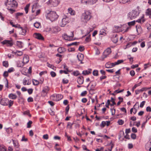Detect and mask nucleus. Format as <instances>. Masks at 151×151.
<instances>
[{
	"instance_id": "nucleus-28",
	"label": "nucleus",
	"mask_w": 151,
	"mask_h": 151,
	"mask_svg": "<svg viewBox=\"0 0 151 151\" xmlns=\"http://www.w3.org/2000/svg\"><path fill=\"white\" fill-rule=\"evenodd\" d=\"M108 56L107 54H106L104 53V52L103 53V54L101 58H100L99 60H103L104 59L106 58Z\"/></svg>"
},
{
	"instance_id": "nucleus-18",
	"label": "nucleus",
	"mask_w": 151,
	"mask_h": 151,
	"mask_svg": "<svg viewBox=\"0 0 151 151\" xmlns=\"http://www.w3.org/2000/svg\"><path fill=\"white\" fill-rule=\"evenodd\" d=\"M19 28L21 30L19 34L23 35H26L27 32L26 29H23L21 27H20Z\"/></svg>"
},
{
	"instance_id": "nucleus-26",
	"label": "nucleus",
	"mask_w": 151,
	"mask_h": 151,
	"mask_svg": "<svg viewBox=\"0 0 151 151\" xmlns=\"http://www.w3.org/2000/svg\"><path fill=\"white\" fill-rule=\"evenodd\" d=\"M146 15L149 16V18H151V9H148L146 12Z\"/></svg>"
},
{
	"instance_id": "nucleus-58",
	"label": "nucleus",
	"mask_w": 151,
	"mask_h": 151,
	"mask_svg": "<svg viewBox=\"0 0 151 151\" xmlns=\"http://www.w3.org/2000/svg\"><path fill=\"white\" fill-rule=\"evenodd\" d=\"M81 3L84 4H88V0H81Z\"/></svg>"
},
{
	"instance_id": "nucleus-47",
	"label": "nucleus",
	"mask_w": 151,
	"mask_h": 151,
	"mask_svg": "<svg viewBox=\"0 0 151 151\" xmlns=\"http://www.w3.org/2000/svg\"><path fill=\"white\" fill-rule=\"evenodd\" d=\"M114 101L115 99L113 98L112 97H111V100L110 101L112 103V104H110V105L111 106H112L116 104V103Z\"/></svg>"
},
{
	"instance_id": "nucleus-62",
	"label": "nucleus",
	"mask_w": 151,
	"mask_h": 151,
	"mask_svg": "<svg viewBox=\"0 0 151 151\" xmlns=\"http://www.w3.org/2000/svg\"><path fill=\"white\" fill-rule=\"evenodd\" d=\"M124 61L123 60H117V62H116V64L118 65L119 64H120L122 63Z\"/></svg>"
},
{
	"instance_id": "nucleus-30",
	"label": "nucleus",
	"mask_w": 151,
	"mask_h": 151,
	"mask_svg": "<svg viewBox=\"0 0 151 151\" xmlns=\"http://www.w3.org/2000/svg\"><path fill=\"white\" fill-rule=\"evenodd\" d=\"M27 80L25 78L24 79L23 81V83L24 85H29L31 84V81L30 82L28 81V82L27 83Z\"/></svg>"
},
{
	"instance_id": "nucleus-17",
	"label": "nucleus",
	"mask_w": 151,
	"mask_h": 151,
	"mask_svg": "<svg viewBox=\"0 0 151 151\" xmlns=\"http://www.w3.org/2000/svg\"><path fill=\"white\" fill-rule=\"evenodd\" d=\"M77 81L79 84H82L84 82L83 77V76L78 77L77 80Z\"/></svg>"
},
{
	"instance_id": "nucleus-60",
	"label": "nucleus",
	"mask_w": 151,
	"mask_h": 151,
	"mask_svg": "<svg viewBox=\"0 0 151 151\" xmlns=\"http://www.w3.org/2000/svg\"><path fill=\"white\" fill-rule=\"evenodd\" d=\"M47 64L48 67L51 68L52 69H53V68L55 67L52 64H50L48 62L47 63Z\"/></svg>"
},
{
	"instance_id": "nucleus-55",
	"label": "nucleus",
	"mask_w": 151,
	"mask_h": 151,
	"mask_svg": "<svg viewBox=\"0 0 151 151\" xmlns=\"http://www.w3.org/2000/svg\"><path fill=\"white\" fill-rule=\"evenodd\" d=\"M32 123V122L31 121H29L27 123V127L28 128H29L31 127V124Z\"/></svg>"
},
{
	"instance_id": "nucleus-23",
	"label": "nucleus",
	"mask_w": 151,
	"mask_h": 151,
	"mask_svg": "<svg viewBox=\"0 0 151 151\" xmlns=\"http://www.w3.org/2000/svg\"><path fill=\"white\" fill-rule=\"evenodd\" d=\"M16 45L17 46L20 48H22L23 45L22 42L18 41L16 42Z\"/></svg>"
},
{
	"instance_id": "nucleus-51",
	"label": "nucleus",
	"mask_w": 151,
	"mask_h": 151,
	"mask_svg": "<svg viewBox=\"0 0 151 151\" xmlns=\"http://www.w3.org/2000/svg\"><path fill=\"white\" fill-rule=\"evenodd\" d=\"M79 71L77 70L74 71L73 72V75L76 76L79 75Z\"/></svg>"
},
{
	"instance_id": "nucleus-53",
	"label": "nucleus",
	"mask_w": 151,
	"mask_h": 151,
	"mask_svg": "<svg viewBox=\"0 0 151 151\" xmlns=\"http://www.w3.org/2000/svg\"><path fill=\"white\" fill-rule=\"evenodd\" d=\"M40 9H38L36 10L35 14H34V15L36 16L39 14L40 13Z\"/></svg>"
},
{
	"instance_id": "nucleus-3",
	"label": "nucleus",
	"mask_w": 151,
	"mask_h": 151,
	"mask_svg": "<svg viewBox=\"0 0 151 151\" xmlns=\"http://www.w3.org/2000/svg\"><path fill=\"white\" fill-rule=\"evenodd\" d=\"M5 4L8 8H13L17 7L18 5L17 2L15 0H6Z\"/></svg>"
},
{
	"instance_id": "nucleus-13",
	"label": "nucleus",
	"mask_w": 151,
	"mask_h": 151,
	"mask_svg": "<svg viewBox=\"0 0 151 151\" xmlns=\"http://www.w3.org/2000/svg\"><path fill=\"white\" fill-rule=\"evenodd\" d=\"M34 37L36 39L40 40H44V38L39 33H35L34 34Z\"/></svg>"
},
{
	"instance_id": "nucleus-61",
	"label": "nucleus",
	"mask_w": 151,
	"mask_h": 151,
	"mask_svg": "<svg viewBox=\"0 0 151 151\" xmlns=\"http://www.w3.org/2000/svg\"><path fill=\"white\" fill-rule=\"evenodd\" d=\"M23 14V13H22L18 12L16 14V18L18 19L19 16H21Z\"/></svg>"
},
{
	"instance_id": "nucleus-43",
	"label": "nucleus",
	"mask_w": 151,
	"mask_h": 151,
	"mask_svg": "<svg viewBox=\"0 0 151 151\" xmlns=\"http://www.w3.org/2000/svg\"><path fill=\"white\" fill-rule=\"evenodd\" d=\"M93 74L95 76H98V71L97 70H94L93 72Z\"/></svg>"
},
{
	"instance_id": "nucleus-20",
	"label": "nucleus",
	"mask_w": 151,
	"mask_h": 151,
	"mask_svg": "<svg viewBox=\"0 0 151 151\" xmlns=\"http://www.w3.org/2000/svg\"><path fill=\"white\" fill-rule=\"evenodd\" d=\"M68 10L69 13L71 15H74L76 14L75 11L71 8H69Z\"/></svg>"
},
{
	"instance_id": "nucleus-35",
	"label": "nucleus",
	"mask_w": 151,
	"mask_h": 151,
	"mask_svg": "<svg viewBox=\"0 0 151 151\" xmlns=\"http://www.w3.org/2000/svg\"><path fill=\"white\" fill-rule=\"evenodd\" d=\"M36 6L37 5L36 4H34L33 6L32 9V12L33 13H35V12L36 11L37 9L36 8Z\"/></svg>"
},
{
	"instance_id": "nucleus-48",
	"label": "nucleus",
	"mask_w": 151,
	"mask_h": 151,
	"mask_svg": "<svg viewBox=\"0 0 151 151\" xmlns=\"http://www.w3.org/2000/svg\"><path fill=\"white\" fill-rule=\"evenodd\" d=\"M73 124H74L73 123H71L70 122H68V124H67V126L68 127H69L70 129H72V126Z\"/></svg>"
},
{
	"instance_id": "nucleus-15",
	"label": "nucleus",
	"mask_w": 151,
	"mask_h": 151,
	"mask_svg": "<svg viewBox=\"0 0 151 151\" xmlns=\"http://www.w3.org/2000/svg\"><path fill=\"white\" fill-rule=\"evenodd\" d=\"M118 40V37L117 34H114L111 37V40L112 41L115 43H116Z\"/></svg>"
},
{
	"instance_id": "nucleus-19",
	"label": "nucleus",
	"mask_w": 151,
	"mask_h": 151,
	"mask_svg": "<svg viewBox=\"0 0 151 151\" xmlns=\"http://www.w3.org/2000/svg\"><path fill=\"white\" fill-rule=\"evenodd\" d=\"M8 97L11 99H15L17 98V96L15 94L11 93L9 95Z\"/></svg>"
},
{
	"instance_id": "nucleus-42",
	"label": "nucleus",
	"mask_w": 151,
	"mask_h": 151,
	"mask_svg": "<svg viewBox=\"0 0 151 151\" xmlns=\"http://www.w3.org/2000/svg\"><path fill=\"white\" fill-rule=\"evenodd\" d=\"M29 4H27L26 6L24 8V10H25V13L26 14H27L28 12V9H29Z\"/></svg>"
},
{
	"instance_id": "nucleus-52",
	"label": "nucleus",
	"mask_w": 151,
	"mask_h": 151,
	"mask_svg": "<svg viewBox=\"0 0 151 151\" xmlns=\"http://www.w3.org/2000/svg\"><path fill=\"white\" fill-rule=\"evenodd\" d=\"M17 94L18 96V100H19L20 99H22V97L20 96V95H21V93L19 91H17Z\"/></svg>"
},
{
	"instance_id": "nucleus-56",
	"label": "nucleus",
	"mask_w": 151,
	"mask_h": 151,
	"mask_svg": "<svg viewBox=\"0 0 151 151\" xmlns=\"http://www.w3.org/2000/svg\"><path fill=\"white\" fill-rule=\"evenodd\" d=\"M110 101L109 100H107V102L106 103V104L105 105L106 107L108 108H109V105H110V104H110Z\"/></svg>"
},
{
	"instance_id": "nucleus-25",
	"label": "nucleus",
	"mask_w": 151,
	"mask_h": 151,
	"mask_svg": "<svg viewBox=\"0 0 151 151\" xmlns=\"http://www.w3.org/2000/svg\"><path fill=\"white\" fill-rule=\"evenodd\" d=\"M111 50L110 48H108L104 52L105 54H107L108 56L111 52Z\"/></svg>"
},
{
	"instance_id": "nucleus-45",
	"label": "nucleus",
	"mask_w": 151,
	"mask_h": 151,
	"mask_svg": "<svg viewBox=\"0 0 151 151\" xmlns=\"http://www.w3.org/2000/svg\"><path fill=\"white\" fill-rule=\"evenodd\" d=\"M6 131L8 133V134H9L12 132V129L11 128H8L6 129Z\"/></svg>"
},
{
	"instance_id": "nucleus-31",
	"label": "nucleus",
	"mask_w": 151,
	"mask_h": 151,
	"mask_svg": "<svg viewBox=\"0 0 151 151\" xmlns=\"http://www.w3.org/2000/svg\"><path fill=\"white\" fill-rule=\"evenodd\" d=\"M14 52L15 54L17 56H20L23 54V52L21 51H16Z\"/></svg>"
},
{
	"instance_id": "nucleus-33",
	"label": "nucleus",
	"mask_w": 151,
	"mask_h": 151,
	"mask_svg": "<svg viewBox=\"0 0 151 151\" xmlns=\"http://www.w3.org/2000/svg\"><path fill=\"white\" fill-rule=\"evenodd\" d=\"M12 141L14 147L16 148H18L19 147V143L18 141H14V140H12Z\"/></svg>"
},
{
	"instance_id": "nucleus-32",
	"label": "nucleus",
	"mask_w": 151,
	"mask_h": 151,
	"mask_svg": "<svg viewBox=\"0 0 151 151\" xmlns=\"http://www.w3.org/2000/svg\"><path fill=\"white\" fill-rule=\"evenodd\" d=\"M34 26L35 28H39L40 27V23L39 22H36L34 24Z\"/></svg>"
},
{
	"instance_id": "nucleus-38",
	"label": "nucleus",
	"mask_w": 151,
	"mask_h": 151,
	"mask_svg": "<svg viewBox=\"0 0 151 151\" xmlns=\"http://www.w3.org/2000/svg\"><path fill=\"white\" fill-rule=\"evenodd\" d=\"M32 81L33 84L35 86H37L39 84V82L37 80L33 79Z\"/></svg>"
},
{
	"instance_id": "nucleus-59",
	"label": "nucleus",
	"mask_w": 151,
	"mask_h": 151,
	"mask_svg": "<svg viewBox=\"0 0 151 151\" xmlns=\"http://www.w3.org/2000/svg\"><path fill=\"white\" fill-rule=\"evenodd\" d=\"M84 49V47L83 46H80L78 48V50L80 52H82Z\"/></svg>"
},
{
	"instance_id": "nucleus-54",
	"label": "nucleus",
	"mask_w": 151,
	"mask_h": 151,
	"mask_svg": "<svg viewBox=\"0 0 151 151\" xmlns=\"http://www.w3.org/2000/svg\"><path fill=\"white\" fill-rule=\"evenodd\" d=\"M96 83L95 82H93L91 86V88L93 89L96 86Z\"/></svg>"
},
{
	"instance_id": "nucleus-57",
	"label": "nucleus",
	"mask_w": 151,
	"mask_h": 151,
	"mask_svg": "<svg viewBox=\"0 0 151 151\" xmlns=\"http://www.w3.org/2000/svg\"><path fill=\"white\" fill-rule=\"evenodd\" d=\"M68 71L66 70H60L59 73L60 74H62L63 73H64L65 74H68Z\"/></svg>"
},
{
	"instance_id": "nucleus-41",
	"label": "nucleus",
	"mask_w": 151,
	"mask_h": 151,
	"mask_svg": "<svg viewBox=\"0 0 151 151\" xmlns=\"http://www.w3.org/2000/svg\"><path fill=\"white\" fill-rule=\"evenodd\" d=\"M3 65L4 66L7 68L8 67L9 63L7 61H3Z\"/></svg>"
},
{
	"instance_id": "nucleus-10",
	"label": "nucleus",
	"mask_w": 151,
	"mask_h": 151,
	"mask_svg": "<svg viewBox=\"0 0 151 151\" xmlns=\"http://www.w3.org/2000/svg\"><path fill=\"white\" fill-rule=\"evenodd\" d=\"M9 99L6 98L2 99L0 101V104L3 106H7Z\"/></svg>"
},
{
	"instance_id": "nucleus-5",
	"label": "nucleus",
	"mask_w": 151,
	"mask_h": 151,
	"mask_svg": "<svg viewBox=\"0 0 151 151\" xmlns=\"http://www.w3.org/2000/svg\"><path fill=\"white\" fill-rule=\"evenodd\" d=\"M69 21V18L66 16H64L62 20L60 22L59 25L61 27H64Z\"/></svg>"
},
{
	"instance_id": "nucleus-7",
	"label": "nucleus",
	"mask_w": 151,
	"mask_h": 151,
	"mask_svg": "<svg viewBox=\"0 0 151 151\" xmlns=\"http://www.w3.org/2000/svg\"><path fill=\"white\" fill-rule=\"evenodd\" d=\"M60 3L59 0H49L47 2V4H50L54 6H56Z\"/></svg>"
},
{
	"instance_id": "nucleus-40",
	"label": "nucleus",
	"mask_w": 151,
	"mask_h": 151,
	"mask_svg": "<svg viewBox=\"0 0 151 151\" xmlns=\"http://www.w3.org/2000/svg\"><path fill=\"white\" fill-rule=\"evenodd\" d=\"M14 101L11 100H9V102L8 103V105L9 107L10 108L13 104Z\"/></svg>"
},
{
	"instance_id": "nucleus-24",
	"label": "nucleus",
	"mask_w": 151,
	"mask_h": 151,
	"mask_svg": "<svg viewBox=\"0 0 151 151\" xmlns=\"http://www.w3.org/2000/svg\"><path fill=\"white\" fill-rule=\"evenodd\" d=\"M58 51L60 53H62L65 51V50L64 47H60L58 49Z\"/></svg>"
},
{
	"instance_id": "nucleus-29",
	"label": "nucleus",
	"mask_w": 151,
	"mask_h": 151,
	"mask_svg": "<svg viewBox=\"0 0 151 151\" xmlns=\"http://www.w3.org/2000/svg\"><path fill=\"white\" fill-rule=\"evenodd\" d=\"M136 28L137 32L139 33H141L142 31V28L141 26L139 25H137L136 26Z\"/></svg>"
},
{
	"instance_id": "nucleus-36",
	"label": "nucleus",
	"mask_w": 151,
	"mask_h": 151,
	"mask_svg": "<svg viewBox=\"0 0 151 151\" xmlns=\"http://www.w3.org/2000/svg\"><path fill=\"white\" fill-rule=\"evenodd\" d=\"M132 0H119V2L120 3L125 4L126 3H129Z\"/></svg>"
},
{
	"instance_id": "nucleus-27",
	"label": "nucleus",
	"mask_w": 151,
	"mask_h": 151,
	"mask_svg": "<svg viewBox=\"0 0 151 151\" xmlns=\"http://www.w3.org/2000/svg\"><path fill=\"white\" fill-rule=\"evenodd\" d=\"M24 65L22 62L20 61H18L17 63V66L18 67H22Z\"/></svg>"
},
{
	"instance_id": "nucleus-6",
	"label": "nucleus",
	"mask_w": 151,
	"mask_h": 151,
	"mask_svg": "<svg viewBox=\"0 0 151 151\" xmlns=\"http://www.w3.org/2000/svg\"><path fill=\"white\" fill-rule=\"evenodd\" d=\"M63 96L61 94H54L50 97L51 100L55 101H59L63 98Z\"/></svg>"
},
{
	"instance_id": "nucleus-9",
	"label": "nucleus",
	"mask_w": 151,
	"mask_h": 151,
	"mask_svg": "<svg viewBox=\"0 0 151 151\" xmlns=\"http://www.w3.org/2000/svg\"><path fill=\"white\" fill-rule=\"evenodd\" d=\"M49 90V88L47 86L44 87L41 93L42 96H46Z\"/></svg>"
},
{
	"instance_id": "nucleus-22",
	"label": "nucleus",
	"mask_w": 151,
	"mask_h": 151,
	"mask_svg": "<svg viewBox=\"0 0 151 151\" xmlns=\"http://www.w3.org/2000/svg\"><path fill=\"white\" fill-rule=\"evenodd\" d=\"M84 57V55L82 54H79L77 56L78 60L80 61H81L83 60Z\"/></svg>"
},
{
	"instance_id": "nucleus-12",
	"label": "nucleus",
	"mask_w": 151,
	"mask_h": 151,
	"mask_svg": "<svg viewBox=\"0 0 151 151\" xmlns=\"http://www.w3.org/2000/svg\"><path fill=\"white\" fill-rule=\"evenodd\" d=\"M60 30V28L58 26L52 27L51 28H50L49 31L52 33H55L57 32Z\"/></svg>"
},
{
	"instance_id": "nucleus-1",
	"label": "nucleus",
	"mask_w": 151,
	"mask_h": 151,
	"mask_svg": "<svg viewBox=\"0 0 151 151\" xmlns=\"http://www.w3.org/2000/svg\"><path fill=\"white\" fill-rule=\"evenodd\" d=\"M91 17V12L88 11H85L81 16V20L84 23H86Z\"/></svg>"
},
{
	"instance_id": "nucleus-44",
	"label": "nucleus",
	"mask_w": 151,
	"mask_h": 151,
	"mask_svg": "<svg viewBox=\"0 0 151 151\" xmlns=\"http://www.w3.org/2000/svg\"><path fill=\"white\" fill-rule=\"evenodd\" d=\"M79 44V42H73L69 44L68 45V46H71L72 45H77Z\"/></svg>"
},
{
	"instance_id": "nucleus-21",
	"label": "nucleus",
	"mask_w": 151,
	"mask_h": 151,
	"mask_svg": "<svg viewBox=\"0 0 151 151\" xmlns=\"http://www.w3.org/2000/svg\"><path fill=\"white\" fill-rule=\"evenodd\" d=\"M120 27L119 26H114L113 28V32H117L120 31Z\"/></svg>"
},
{
	"instance_id": "nucleus-8",
	"label": "nucleus",
	"mask_w": 151,
	"mask_h": 151,
	"mask_svg": "<svg viewBox=\"0 0 151 151\" xmlns=\"http://www.w3.org/2000/svg\"><path fill=\"white\" fill-rule=\"evenodd\" d=\"M71 35L70 36H68L66 34H65L63 35V38L67 40H73V38L74 36L73 32H71Z\"/></svg>"
},
{
	"instance_id": "nucleus-64",
	"label": "nucleus",
	"mask_w": 151,
	"mask_h": 151,
	"mask_svg": "<svg viewBox=\"0 0 151 151\" xmlns=\"http://www.w3.org/2000/svg\"><path fill=\"white\" fill-rule=\"evenodd\" d=\"M87 93L86 91H84L82 92L81 94V96H85Z\"/></svg>"
},
{
	"instance_id": "nucleus-2",
	"label": "nucleus",
	"mask_w": 151,
	"mask_h": 151,
	"mask_svg": "<svg viewBox=\"0 0 151 151\" xmlns=\"http://www.w3.org/2000/svg\"><path fill=\"white\" fill-rule=\"evenodd\" d=\"M58 16L56 12L54 11H51L48 13L47 17L52 22L56 20L58 18Z\"/></svg>"
},
{
	"instance_id": "nucleus-16",
	"label": "nucleus",
	"mask_w": 151,
	"mask_h": 151,
	"mask_svg": "<svg viewBox=\"0 0 151 151\" xmlns=\"http://www.w3.org/2000/svg\"><path fill=\"white\" fill-rule=\"evenodd\" d=\"M148 88L146 87H143L142 88L140 89L136 90L135 91V94L136 95L144 91H146L147 90Z\"/></svg>"
},
{
	"instance_id": "nucleus-49",
	"label": "nucleus",
	"mask_w": 151,
	"mask_h": 151,
	"mask_svg": "<svg viewBox=\"0 0 151 151\" xmlns=\"http://www.w3.org/2000/svg\"><path fill=\"white\" fill-rule=\"evenodd\" d=\"M99 34L100 35H104V34L106 35V33H105V30L104 29H101L99 32Z\"/></svg>"
},
{
	"instance_id": "nucleus-11",
	"label": "nucleus",
	"mask_w": 151,
	"mask_h": 151,
	"mask_svg": "<svg viewBox=\"0 0 151 151\" xmlns=\"http://www.w3.org/2000/svg\"><path fill=\"white\" fill-rule=\"evenodd\" d=\"M1 43L3 45H6L8 46H12L13 43L12 41L5 40L1 42Z\"/></svg>"
},
{
	"instance_id": "nucleus-63",
	"label": "nucleus",
	"mask_w": 151,
	"mask_h": 151,
	"mask_svg": "<svg viewBox=\"0 0 151 151\" xmlns=\"http://www.w3.org/2000/svg\"><path fill=\"white\" fill-rule=\"evenodd\" d=\"M3 76L5 77H8V72L7 71H4L3 73Z\"/></svg>"
},
{
	"instance_id": "nucleus-50",
	"label": "nucleus",
	"mask_w": 151,
	"mask_h": 151,
	"mask_svg": "<svg viewBox=\"0 0 151 151\" xmlns=\"http://www.w3.org/2000/svg\"><path fill=\"white\" fill-rule=\"evenodd\" d=\"M149 65L150 66H151V64H150L149 63H148L146 64H145L144 65V69H146L149 67L148 65Z\"/></svg>"
},
{
	"instance_id": "nucleus-34",
	"label": "nucleus",
	"mask_w": 151,
	"mask_h": 151,
	"mask_svg": "<svg viewBox=\"0 0 151 151\" xmlns=\"http://www.w3.org/2000/svg\"><path fill=\"white\" fill-rule=\"evenodd\" d=\"M136 21L135 20L128 22L127 24L129 27L134 26L135 24Z\"/></svg>"
},
{
	"instance_id": "nucleus-37",
	"label": "nucleus",
	"mask_w": 151,
	"mask_h": 151,
	"mask_svg": "<svg viewBox=\"0 0 151 151\" xmlns=\"http://www.w3.org/2000/svg\"><path fill=\"white\" fill-rule=\"evenodd\" d=\"M91 73V70H86L83 71L82 74L84 75H88Z\"/></svg>"
},
{
	"instance_id": "nucleus-46",
	"label": "nucleus",
	"mask_w": 151,
	"mask_h": 151,
	"mask_svg": "<svg viewBox=\"0 0 151 151\" xmlns=\"http://www.w3.org/2000/svg\"><path fill=\"white\" fill-rule=\"evenodd\" d=\"M117 123L119 125H122L124 124V122L122 119H119Z\"/></svg>"
},
{
	"instance_id": "nucleus-4",
	"label": "nucleus",
	"mask_w": 151,
	"mask_h": 151,
	"mask_svg": "<svg viewBox=\"0 0 151 151\" xmlns=\"http://www.w3.org/2000/svg\"><path fill=\"white\" fill-rule=\"evenodd\" d=\"M139 14V12L135 10H133L128 14V18L132 19L136 18Z\"/></svg>"
},
{
	"instance_id": "nucleus-39",
	"label": "nucleus",
	"mask_w": 151,
	"mask_h": 151,
	"mask_svg": "<svg viewBox=\"0 0 151 151\" xmlns=\"http://www.w3.org/2000/svg\"><path fill=\"white\" fill-rule=\"evenodd\" d=\"M97 0H88V4H92L95 3Z\"/></svg>"
},
{
	"instance_id": "nucleus-14",
	"label": "nucleus",
	"mask_w": 151,
	"mask_h": 151,
	"mask_svg": "<svg viewBox=\"0 0 151 151\" xmlns=\"http://www.w3.org/2000/svg\"><path fill=\"white\" fill-rule=\"evenodd\" d=\"M29 61V58L28 55H24L23 59V63L24 64L27 63Z\"/></svg>"
}]
</instances>
